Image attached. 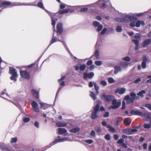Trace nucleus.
Masks as SVG:
<instances>
[{
	"label": "nucleus",
	"instance_id": "f257e3e1",
	"mask_svg": "<svg viewBox=\"0 0 151 151\" xmlns=\"http://www.w3.org/2000/svg\"><path fill=\"white\" fill-rule=\"evenodd\" d=\"M53 37H54V38H52V40L50 41L49 45L48 46V47L46 50L45 51H46V50L53 43L57 42V41H58L62 43L66 50L69 53L70 55V56L72 57L73 55L70 52V51L67 45H66V44L64 40V38L62 37V38L61 39H58L56 37L54 36V33L53 34Z\"/></svg>",
	"mask_w": 151,
	"mask_h": 151
},
{
	"label": "nucleus",
	"instance_id": "f03ea898",
	"mask_svg": "<svg viewBox=\"0 0 151 151\" xmlns=\"http://www.w3.org/2000/svg\"><path fill=\"white\" fill-rule=\"evenodd\" d=\"M16 142H11L9 145H6L2 142H0V149L1 150L4 151H14V148L16 147L14 146L13 143Z\"/></svg>",
	"mask_w": 151,
	"mask_h": 151
},
{
	"label": "nucleus",
	"instance_id": "7ed1b4c3",
	"mask_svg": "<svg viewBox=\"0 0 151 151\" xmlns=\"http://www.w3.org/2000/svg\"><path fill=\"white\" fill-rule=\"evenodd\" d=\"M130 95L131 97H129V95H127L123 99L124 100L127 101V103H133L135 99H137L138 98V96H136V94L134 92H131Z\"/></svg>",
	"mask_w": 151,
	"mask_h": 151
},
{
	"label": "nucleus",
	"instance_id": "20e7f679",
	"mask_svg": "<svg viewBox=\"0 0 151 151\" xmlns=\"http://www.w3.org/2000/svg\"><path fill=\"white\" fill-rule=\"evenodd\" d=\"M21 4V3L14 2L11 3V2L9 1H4L2 2L0 4V7H3L4 8L9 7L10 6V7L13 6H19Z\"/></svg>",
	"mask_w": 151,
	"mask_h": 151
},
{
	"label": "nucleus",
	"instance_id": "39448f33",
	"mask_svg": "<svg viewBox=\"0 0 151 151\" xmlns=\"http://www.w3.org/2000/svg\"><path fill=\"white\" fill-rule=\"evenodd\" d=\"M9 73L12 75L10 79L14 81H17V71L13 67H9Z\"/></svg>",
	"mask_w": 151,
	"mask_h": 151
},
{
	"label": "nucleus",
	"instance_id": "423d86ee",
	"mask_svg": "<svg viewBox=\"0 0 151 151\" xmlns=\"http://www.w3.org/2000/svg\"><path fill=\"white\" fill-rule=\"evenodd\" d=\"M114 98L113 95H106L105 93H103L101 97V99L106 102H110Z\"/></svg>",
	"mask_w": 151,
	"mask_h": 151
},
{
	"label": "nucleus",
	"instance_id": "0eeeda50",
	"mask_svg": "<svg viewBox=\"0 0 151 151\" xmlns=\"http://www.w3.org/2000/svg\"><path fill=\"white\" fill-rule=\"evenodd\" d=\"M100 105L97 104L94 108V110L92 111L91 118L92 119H95L97 117V112L99 111Z\"/></svg>",
	"mask_w": 151,
	"mask_h": 151
},
{
	"label": "nucleus",
	"instance_id": "6e6552de",
	"mask_svg": "<svg viewBox=\"0 0 151 151\" xmlns=\"http://www.w3.org/2000/svg\"><path fill=\"white\" fill-rule=\"evenodd\" d=\"M112 105L108 107V109L111 110V109H115L118 108L121 105V103L120 101L117 102V100L114 99L111 101Z\"/></svg>",
	"mask_w": 151,
	"mask_h": 151
},
{
	"label": "nucleus",
	"instance_id": "1a4fd4ad",
	"mask_svg": "<svg viewBox=\"0 0 151 151\" xmlns=\"http://www.w3.org/2000/svg\"><path fill=\"white\" fill-rule=\"evenodd\" d=\"M48 14L50 16L52 20L51 24L53 26L54 28L55 29V21L57 20V19L56 18V14H55L51 13L50 12V13Z\"/></svg>",
	"mask_w": 151,
	"mask_h": 151
},
{
	"label": "nucleus",
	"instance_id": "9d476101",
	"mask_svg": "<svg viewBox=\"0 0 151 151\" xmlns=\"http://www.w3.org/2000/svg\"><path fill=\"white\" fill-rule=\"evenodd\" d=\"M99 42L97 41L95 47L96 50L94 52L93 54L92 55L90 58H92L93 56H95L96 58H98L99 56V51L98 50L99 47Z\"/></svg>",
	"mask_w": 151,
	"mask_h": 151
},
{
	"label": "nucleus",
	"instance_id": "9b49d317",
	"mask_svg": "<svg viewBox=\"0 0 151 151\" xmlns=\"http://www.w3.org/2000/svg\"><path fill=\"white\" fill-rule=\"evenodd\" d=\"M20 75L22 77L27 80L30 79V75L27 71L20 70Z\"/></svg>",
	"mask_w": 151,
	"mask_h": 151
},
{
	"label": "nucleus",
	"instance_id": "f8f14e48",
	"mask_svg": "<svg viewBox=\"0 0 151 151\" xmlns=\"http://www.w3.org/2000/svg\"><path fill=\"white\" fill-rule=\"evenodd\" d=\"M74 10L73 9H64L63 10H61L60 9H59L58 12L55 14H63L64 13H67L70 12L72 13L74 12Z\"/></svg>",
	"mask_w": 151,
	"mask_h": 151
},
{
	"label": "nucleus",
	"instance_id": "ddd939ff",
	"mask_svg": "<svg viewBox=\"0 0 151 151\" xmlns=\"http://www.w3.org/2000/svg\"><path fill=\"white\" fill-rule=\"evenodd\" d=\"M57 35L58 36L59 35H60L63 32V25L61 23H59L57 24Z\"/></svg>",
	"mask_w": 151,
	"mask_h": 151
},
{
	"label": "nucleus",
	"instance_id": "4468645a",
	"mask_svg": "<svg viewBox=\"0 0 151 151\" xmlns=\"http://www.w3.org/2000/svg\"><path fill=\"white\" fill-rule=\"evenodd\" d=\"M94 76V73L92 72L89 73H85L83 74V78L85 80L87 79V78L89 79L92 78Z\"/></svg>",
	"mask_w": 151,
	"mask_h": 151
},
{
	"label": "nucleus",
	"instance_id": "2eb2a0df",
	"mask_svg": "<svg viewBox=\"0 0 151 151\" xmlns=\"http://www.w3.org/2000/svg\"><path fill=\"white\" fill-rule=\"evenodd\" d=\"M74 68L76 71L78 70L79 69L80 71H83L85 70L86 68V65L84 64L81 65L79 67L78 65H76L74 66Z\"/></svg>",
	"mask_w": 151,
	"mask_h": 151
},
{
	"label": "nucleus",
	"instance_id": "dca6fc26",
	"mask_svg": "<svg viewBox=\"0 0 151 151\" xmlns=\"http://www.w3.org/2000/svg\"><path fill=\"white\" fill-rule=\"evenodd\" d=\"M137 20L136 18L132 16L129 20L131 22L129 24V26L131 27H135V24Z\"/></svg>",
	"mask_w": 151,
	"mask_h": 151
},
{
	"label": "nucleus",
	"instance_id": "f3484780",
	"mask_svg": "<svg viewBox=\"0 0 151 151\" xmlns=\"http://www.w3.org/2000/svg\"><path fill=\"white\" fill-rule=\"evenodd\" d=\"M143 118H144L146 121H148L150 120L151 118V113H144L142 114L141 116Z\"/></svg>",
	"mask_w": 151,
	"mask_h": 151
},
{
	"label": "nucleus",
	"instance_id": "a211bd4d",
	"mask_svg": "<svg viewBox=\"0 0 151 151\" xmlns=\"http://www.w3.org/2000/svg\"><path fill=\"white\" fill-rule=\"evenodd\" d=\"M37 6L44 10L47 14L50 13L49 11L45 9L42 1L39 2L37 5Z\"/></svg>",
	"mask_w": 151,
	"mask_h": 151
},
{
	"label": "nucleus",
	"instance_id": "6ab92c4d",
	"mask_svg": "<svg viewBox=\"0 0 151 151\" xmlns=\"http://www.w3.org/2000/svg\"><path fill=\"white\" fill-rule=\"evenodd\" d=\"M151 43V39H146L143 42L142 44V47H145Z\"/></svg>",
	"mask_w": 151,
	"mask_h": 151
},
{
	"label": "nucleus",
	"instance_id": "aec40b11",
	"mask_svg": "<svg viewBox=\"0 0 151 151\" xmlns=\"http://www.w3.org/2000/svg\"><path fill=\"white\" fill-rule=\"evenodd\" d=\"M67 132V131L65 128H59L58 129V133L59 134H63Z\"/></svg>",
	"mask_w": 151,
	"mask_h": 151
},
{
	"label": "nucleus",
	"instance_id": "412c9836",
	"mask_svg": "<svg viewBox=\"0 0 151 151\" xmlns=\"http://www.w3.org/2000/svg\"><path fill=\"white\" fill-rule=\"evenodd\" d=\"M131 113L134 115H138L140 116L142 115V113L141 112L134 110H131Z\"/></svg>",
	"mask_w": 151,
	"mask_h": 151
},
{
	"label": "nucleus",
	"instance_id": "4be33fe9",
	"mask_svg": "<svg viewBox=\"0 0 151 151\" xmlns=\"http://www.w3.org/2000/svg\"><path fill=\"white\" fill-rule=\"evenodd\" d=\"M114 73L115 74H117L118 72L122 71L121 68L120 66L116 65L114 66Z\"/></svg>",
	"mask_w": 151,
	"mask_h": 151
},
{
	"label": "nucleus",
	"instance_id": "5701e85b",
	"mask_svg": "<svg viewBox=\"0 0 151 151\" xmlns=\"http://www.w3.org/2000/svg\"><path fill=\"white\" fill-rule=\"evenodd\" d=\"M32 93L33 95L35 96L36 99H38L39 98V93L35 89H32Z\"/></svg>",
	"mask_w": 151,
	"mask_h": 151
},
{
	"label": "nucleus",
	"instance_id": "b1692460",
	"mask_svg": "<svg viewBox=\"0 0 151 151\" xmlns=\"http://www.w3.org/2000/svg\"><path fill=\"white\" fill-rule=\"evenodd\" d=\"M104 0H99L96 4H98L100 7L105 8L106 6V4L103 3Z\"/></svg>",
	"mask_w": 151,
	"mask_h": 151
},
{
	"label": "nucleus",
	"instance_id": "393cba45",
	"mask_svg": "<svg viewBox=\"0 0 151 151\" xmlns=\"http://www.w3.org/2000/svg\"><path fill=\"white\" fill-rule=\"evenodd\" d=\"M40 59V58L39 59L37 60L34 63L31 64V65H28L27 66V68H31L33 67L35 65H36V67H37L38 66V63L39 62V61Z\"/></svg>",
	"mask_w": 151,
	"mask_h": 151
},
{
	"label": "nucleus",
	"instance_id": "a878e982",
	"mask_svg": "<svg viewBox=\"0 0 151 151\" xmlns=\"http://www.w3.org/2000/svg\"><path fill=\"white\" fill-rule=\"evenodd\" d=\"M20 5H25V6H37V4H35L34 2H31L28 3H21Z\"/></svg>",
	"mask_w": 151,
	"mask_h": 151
},
{
	"label": "nucleus",
	"instance_id": "bb28decb",
	"mask_svg": "<svg viewBox=\"0 0 151 151\" xmlns=\"http://www.w3.org/2000/svg\"><path fill=\"white\" fill-rule=\"evenodd\" d=\"M131 16H132L129 14H126L123 17L125 21L129 22L130 20Z\"/></svg>",
	"mask_w": 151,
	"mask_h": 151
},
{
	"label": "nucleus",
	"instance_id": "cd10ccee",
	"mask_svg": "<svg viewBox=\"0 0 151 151\" xmlns=\"http://www.w3.org/2000/svg\"><path fill=\"white\" fill-rule=\"evenodd\" d=\"M80 130V128L78 127H76L75 128L72 129L70 130V132L75 133L78 132Z\"/></svg>",
	"mask_w": 151,
	"mask_h": 151
},
{
	"label": "nucleus",
	"instance_id": "c85d7f7f",
	"mask_svg": "<svg viewBox=\"0 0 151 151\" xmlns=\"http://www.w3.org/2000/svg\"><path fill=\"white\" fill-rule=\"evenodd\" d=\"M56 125L58 127H64L66 126L67 124L65 123L58 122L56 123Z\"/></svg>",
	"mask_w": 151,
	"mask_h": 151
},
{
	"label": "nucleus",
	"instance_id": "c756f323",
	"mask_svg": "<svg viewBox=\"0 0 151 151\" xmlns=\"http://www.w3.org/2000/svg\"><path fill=\"white\" fill-rule=\"evenodd\" d=\"M124 123L125 125L128 126L130 124L131 121L129 120V119L127 118H125L124 119Z\"/></svg>",
	"mask_w": 151,
	"mask_h": 151
},
{
	"label": "nucleus",
	"instance_id": "7c9ffc66",
	"mask_svg": "<svg viewBox=\"0 0 151 151\" xmlns=\"http://www.w3.org/2000/svg\"><path fill=\"white\" fill-rule=\"evenodd\" d=\"M90 96L94 100H95L96 99V94L94 93V92L90 91Z\"/></svg>",
	"mask_w": 151,
	"mask_h": 151
},
{
	"label": "nucleus",
	"instance_id": "2f4dec72",
	"mask_svg": "<svg viewBox=\"0 0 151 151\" xmlns=\"http://www.w3.org/2000/svg\"><path fill=\"white\" fill-rule=\"evenodd\" d=\"M107 29V32H106V34L113 33L114 32V29L112 27L109 28Z\"/></svg>",
	"mask_w": 151,
	"mask_h": 151
},
{
	"label": "nucleus",
	"instance_id": "473e14b6",
	"mask_svg": "<svg viewBox=\"0 0 151 151\" xmlns=\"http://www.w3.org/2000/svg\"><path fill=\"white\" fill-rule=\"evenodd\" d=\"M120 65L121 66L125 68L127 67L128 63L126 62H122L120 63Z\"/></svg>",
	"mask_w": 151,
	"mask_h": 151
},
{
	"label": "nucleus",
	"instance_id": "72a5a7b5",
	"mask_svg": "<svg viewBox=\"0 0 151 151\" xmlns=\"http://www.w3.org/2000/svg\"><path fill=\"white\" fill-rule=\"evenodd\" d=\"M123 119L122 117H119L117 118L115 120V122L116 124H117L119 122H121L123 120Z\"/></svg>",
	"mask_w": 151,
	"mask_h": 151
},
{
	"label": "nucleus",
	"instance_id": "f704fd0d",
	"mask_svg": "<svg viewBox=\"0 0 151 151\" xmlns=\"http://www.w3.org/2000/svg\"><path fill=\"white\" fill-rule=\"evenodd\" d=\"M146 91L144 90H142L137 93V95L143 97L144 96L143 94L145 93Z\"/></svg>",
	"mask_w": 151,
	"mask_h": 151
},
{
	"label": "nucleus",
	"instance_id": "c9c22d12",
	"mask_svg": "<svg viewBox=\"0 0 151 151\" xmlns=\"http://www.w3.org/2000/svg\"><path fill=\"white\" fill-rule=\"evenodd\" d=\"M92 142H86L85 143H83V144L86 147L89 148V147H91L92 146V145H89L91 144Z\"/></svg>",
	"mask_w": 151,
	"mask_h": 151
},
{
	"label": "nucleus",
	"instance_id": "e433bc0d",
	"mask_svg": "<svg viewBox=\"0 0 151 151\" xmlns=\"http://www.w3.org/2000/svg\"><path fill=\"white\" fill-rule=\"evenodd\" d=\"M107 127L109 129V131L111 132H114L115 131V129L110 125H108Z\"/></svg>",
	"mask_w": 151,
	"mask_h": 151
},
{
	"label": "nucleus",
	"instance_id": "4c0bfd02",
	"mask_svg": "<svg viewBox=\"0 0 151 151\" xmlns=\"http://www.w3.org/2000/svg\"><path fill=\"white\" fill-rule=\"evenodd\" d=\"M119 90V94L120 95H122L125 93L126 91V89L125 88L123 87L120 89Z\"/></svg>",
	"mask_w": 151,
	"mask_h": 151
},
{
	"label": "nucleus",
	"instance_id": "58836bf2",
	"mask_svg": "<svg viewBox=\"0 0 151 151\" xmlns=\"http://www.w3.org/2000/svg\"><path fill=\"white\" fill-rule=\"evenodd\" d=\"M123 132L127 134H131L130 129H125L123 130Z\"/></svg>",
	"mask_w": 151,
	"mask_h": 151
},
{
	"label": "nucleus",
	"instance_id": "ea45409f",
	"mask_svg": "<svg viewBox=\"0 0 151 151\" xmlns=\"http://www.w3.org/2000/svg\"><path fill=\"white\" fill-rule=\"evenodd\" d=\"M64 139L63 138H61L60 136H58L57 138L55 139L53 142H60Z\"/></svg>",
	"mask_w": 151,
	"mask_h": 151
},
{
	"label": "nucleus",
	"instance_id": "a19ab883",
	"mask_svg": "<svg viewBox=\"0 0 151 151\" xmlns=\"http://www.w3.org/2000/svg\"><path fill=\"white\" fill-rule=\"evenodd\" d=\"M122 137L124 139H133V137L132 136H129L125 135H122Z\"/></svg>",
	"mask_w": 151,
	"mask_h": 151
},
{
	"label": "nucleus",
	"instance_id": "79ce46f5",
	"mask_svg": "<svg viewBox=\"0 0 151 151\" xmlns=\"http://www.w3.org/2000/svg\"><path fill=\"white\" fill-rule=\"evenodd\" d=\"M2 62V60L1 59V57H0V76H1V74L2 73V70L4 68V67H1V63Z\"/></svg>",
	"mask_w": 151,
	"mask_h": 151
},
{
	"label": "nucleus",
	"instance_id": "37998d69",
	"mask_svg": "<svg viewBox=\"0 0 151 151\" xmlns=\"http://www.w3.org/2000/svg\"><path fill=\"white\" fill-rule=\"evenodd\" d=\"M100 23L97 21H95L93 23V25L95 27H97L100 25Z\"/></svg>",
	"mask_w": 151,
	"mask_h": 151
},
{
	"label": "nucleus",
	"instance_id": "c03bdc74",
	"mask_svg": "<svg viewBox=\"0 0 151 151\" xmlns=\"http://www.w3.org/2000/svg\"><path fill=\"white\" fill-rule=\"evenodd\" d=\"M122 30V28L121 26H118L117 27L116 29V31L117 32H119Z\"/></svg>",
	"mask_w": 151,
	"mask_h": 151
},
{
	"label": "nucleus",
	"instance_id": "a18cd8bd",
	"mask_svg": "<svg viewBox=\"0 0 151 151\" xmlns=\"http://www.w3.org/2000/svg\"><path fill=\"white\" fill-rule=\"evenodd\" d=\"M123 60L127 62H129L131 60L130 58L128 56H126L123 58Z\"/></svg>",
	"mask_w": 151,
	"mask_h": 151
},
{
	"label": "nucleus",
	"instance_id": "49530a36",
	"mask_svg": "<svg viewBox=\"0 0 151 151\" xmlns=\"http://www.w3.org/2000/svg\"><path fill=\"white\" fill-rule=\"evenodd\" d=\"M32 106V107L38 106V104L35 101H33L31 103Z\"/></svg>",
	"mask_w": 151,
	"mask_h": 151
},
{
	"label": "nucleus",
	"instance_id": "de8ad7c7",
	"mask_svg": "<svg viewBox=\"0 0 151 151\" xmlns=\"http://www.w3.org/2000/svg\"><path fill=\"white\" fill-rule=\"evenodd\" d=\"M100 84L103 86H106L107 83L105 81L102 80L100 82Z\"/></svg>",
	"mask_w": 151,
	"mask_h": 151
},
{
	"label": "nucleus",
	"instance_id": "09e8293b",
	"mask_svg": "<svg viewBox=\"0 0 151 151\" xmlns=\"http://www.w3.org/2000/svg\"><path fill=\"white\" fill-rule=\"evenodd\" d=\"M95 130L98 133H100L101 131V129L100 127H96L95 128Z\"/></svg>",
	"mask_w": 151,
	"mask_h": 151
},
{
	"label": "nucleus",
	"instance_id": "8fccbe9b",
	"mask_svg": "<svg viewBox=\"0 0 151 151\" xmlns=\"http://www.w3.org/2000/svg\"><path fill=\"white\" fill-rule=\"evenodd\" d=\"M95 64L97 66H100L102 64V62L100 60H97L95 62Z\"/></svg>",
	"mask_w": 151,
	"mask_h": 151
},
{
	"label": "nucleus",
	"instance_id": "3c124183",
	"mask_svg": "<svg viewBox=\"0 0 151 151\" xmlns=\"http://www.w3.org/2000/svg\"><path fill=\"white\" fill-rule=\"evenodd\" d=\"M108 81L110 83H112L114 82V80L112 78L110 77L108 78Z\"/></svg>",
	"mask_w": 151,
	"mask_h": 151
},
{
	"label": "nucleus",
	"instance_id": "603ef678",
	"mask_svg": "<svg viewBox=\"0 0 151 151\" xmlns=\"http://www.w3.org/2000/svg\"><path fill=\"white\" fill-rule=\"evenodd\" d=\"M119 143L120 145L122 147L124 148H127V145L124 143V142H117Z\"/></svg>",
	"mask_w": 151,
	"mask_h": 151
},
{
	"label": "nucleus",
	"instance_id": "864d4df0",
	"mask_svg": "<svg viewBox=\"0 0 151 151\" xmlns=\"http://www.w3.org/2000/svg\"><path fill=\"white\" fill-rule=\"evenodd\" d=\"M151 125L149 123V124H145L144 127L145 128L149 129L151 127Z\"/></svg>",
	"mask_w": 151,
	"mask_h": 151
},
{
	"label": "nucleus",
	"instance_id": "5fc2aeb1",
	"mask_svg": "<svg viewBox=\"0 0 151 151\" xmlns=\"http://www.w3.org/2000/svg\"><path fill=\"white\" fill-rule=\"evenodd\" d=\"M98 28L97 29V30L98 32L100 31L103 29V26L101 24H100L97 27Z\"/></svg>",
	"mask_w": 151,
	"mask_h": 151
},
{
	"label": "nucleus",
	"instance_id": "6e6d98bb",
	"mask_svg": "<svg viewBox=\"0 0 151 151\" xmlns=\"http://www.w3.org/2000/svg\"><path fill=\"white\" fill-rule=\"evenodd\" d=\"M107 29L106 28H104L101 32V35H104L105 33L106 34L107 32Z\"/></svg>",
	"mask_w": 151,
	"mask_h": 151
},
{
	"label": "nucleus",
	"instance_id": "4d7b16f0",
	"mask_svg": "<svg viewBox=\"0 0 151 151\" xmlns=\"http://www.w3.org/2000/svg\"><path fill=\"white\" fill-rule=\"evenodd\" d=\"M141 25V22L140 21H137L135 24V26L136 27H140Z\"/></svg>",
	"mask_w": 151,
	"mask_h": 151
},
{
	"label": "nucleus",
	"instance_id": "13d9d810",
	"mask_svg": "<svg viewBox=\"0 0 151 151\" xmlns=\"http://www.w3.org/2000/svg\"><path fill=\"white\" fill-rule=\"evenodd\" d=\"M132 41L136 45H139V41L137 39H133Z\"/></svg>",
	"mask_w": 151,
	"mask_h": 151
},
{
	"label": "nucleus",
	"instance_id": "bf43d9fd",
	"mask_svg": "<svg viewBox=\"0 0 151 151\" xmlns=\"http://www.w3.org/2000/svg\"><path fill=\"white\" fill-rule=\"evenodd\" d=\"M93 86L94 87L95 89V90H99V86L97 85V83H96L94 82L93 83Z\"/></svg>",
	"mask_w": 151,
	"mask_h": 151
},
{
	"label": "nucleus",
	"instance_id": "052dcab7",
	"mask_svg": "<svg viewBox=\"0 0 151 151\" xmlns=\"http://www.w3.org/2000/svg\"><path fill=\"white\" fill-rule=\"evenodd\" d=\"M134 37L136 39H139L141 37V35L139 33H137L135 35Z\"/></svg>",
	"mask_w": 151,
	"mask_h": 151
},
{
	"label": "nucleus",
	"instance_id": "680f3d73",
	"mask_svg": "<svg viewBox=\"0 0 151 151\" xmlns=\"http://www.w3.org/2000/svg\"><path fill=\"white\" fill-rule=\"evenodd\" d=\"M30 120V118L28 117H25L23 119V121L25 123L28 122Z\"/></svg>",
	"mask_w": 151,
	"mask_h": 151
},
{
	"label": "nucleus",
	"instance_id": "e2e57ef3",
	"mask_svg": "<svg viewBox=\"0 0 151 151\" xmlns=\"http://www.w3.org/2000/svg\"><path fill=\"white\" fill-rule=\"evenodd\" d=\"M105 138L106 140H109L111 139L110 136L109 134H107L105 136Z\"/></svg>",
	"mask_w": 151,
	"mask_h": 151
},
{
	"label": "nucleus",
	"instance_id": "0e129e2a",
	"mask_svg": "<svg viewBox=\"0 0 151 151\" xmlns=\"http://www.w3.org/2000/svg\"><path fill=\"white\" fill-rule=\"evenodd\" d=\"M90 135L91 136L94 137L95 136V132L93 130H92L90 133Z\"/></svg>",
	"mask_w": 151,
	"mask_h": 151
},
{
	"label": "nucleus",
	"instance_id": "69168bd1",
	"mask_svg": "<svg viewBox=\"0 0 151 151\" xmlns=\"http://www.w3.org/2000/svg\"><path fill=\"white\" fill-rule=\"evenodd\" d=\"M145 106L151 111V104H146L145 105Z\"/></svg>",
	"mask_w": 151,
	"mask_h": 151
},
{
	"label": "nucleus",
	"instance_id": "338daca9",
	"mask_svg": "<svg viewBox=\"0 0 151 151\" xmlns=\"http://www.w3.org/2000/svg\"><path fill=\"white\" fill-rule=\"evenodd\" d=\"M88 9L87 8H82L80 9V11L81 12H84L86 11Z\"/></svg>",
	"mask_w": 151,
	"mask_h": 151
},
{
	"label": "nucleus",
	"instance_id": "774afa93",
	"mask_svg": "<svg viewBox=\"0 0 151 151\" xmlns=\"http://www.w3.org/2000/svg\"><path fill=\"white\" fill-rule=\"evenodd\" d=\"M109 116V113L108 112H106L104 114L103 116L104 118L108 117Z\"/></svg>",
	"mask_w": 151,
	"mask_h": 151
}]
</instances>
